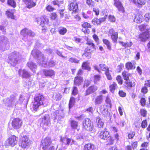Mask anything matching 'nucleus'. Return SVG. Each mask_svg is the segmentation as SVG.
Here are the masks:
<instances>
[{
    "instance_id": "obj_46",
    "label": "nucleus",
    "mask_w": 150,
    "mask_h": 150,
    "mask_svg": "<svg viewBox=\"0 0 150 150\" xmlns=\"http://www.w3.org/2000/svg\"><path fill=\"white\" fill-rule=\"evenodd\" d=\"M6 14L8 17L10 18L11 19H14V17L13 16V14L10 11H7L6 12Z\"/></svg>"
},
{
    "instance_id": "obj_22",
    "label": "nucleus",
    "mask_w": 150,
    "mask_h": 150,
    "mask_svg": "<svg viewBox=\"0 0 150 150\" xmlns=\"http://www.w3.org/2000/svg\"><path fill=\"white\" fill-rule=\"evenodd\" d=\"M103 96L101 95L97 96L95 98L93 102L96 105L101 104L103 101Z\"/></svg>"
},
{
    "instance_id": "obj_60",
    "label": "nucleus",
    "mask_w": 150,
    "mask_h": 150,
    "mask_svg": "<svg viewBox=\"0 0 150 150\" xmlns=\"http://www.w3.org/2000/svg\"><path fill=\"white\" fill-rule=\"evenodd\" d=\"M144 17L146 21H148L150 19V13H146L144 15Z\"/></svg>"
},
{
    "instance_id": "obj_31",
    "label": "nucleus",
    "mask_w": 150,
    "mask_h": 150,
    "mask_svg": "<svg viewBox=\"0 0 150 150\" xmlns=\"http://www.w3.org/2000/svg\"><path fill=\"white\" fill-rule=\"evenodd\" d=\"M83 82V78L81 77L77 76L75 78L74 83L75 85L79 86Z\"/></svg>"
},
{
    "instance_id": "obj_3",
    "label": "nucleus",
    "mask_w": 150,
    "mask_h": 150,
    "mask_svg": "<svg viewBox=\"0 0 150 150\" xmlns=\"http://www.w3.org/2000/svg\"><path fill=\"white\" fill-rule=\"evenodd\" d=\"M43 96L41 94H38L34 98V102L33 103V108L34 110L35 111L37 110L39 106L43 105L45 106L44 103Z\"/></svg>"
},
{
    "instance_id": "obj_24",
    "label": "nucleus",
    "mask_w": 150,
    "mask_h": 150,
    "mask_svg": "<svg viewBox=\"0 0 150 150\" xmlns=\"http://www.w3.org/2000/svg\"><path fill=\"white\" fill-rule=\"evenodd\" d=\"M96 121L97 126L99 128H103L104 125V122L99 117H96Z\"/></svg>"
},
{
    "instance_id": "obj_20",
    "label": "nucleus",
    "mask_w": 150,
    "mask_h": 150,
    "mask_svg": "<svg viewBox=\"0 0 150 150\" xmlns=\"http://www.w3.org/2000/svg\"><path fill=\"white\" fill-rule=\"evenodd\" d=\"M98 87L95 85H93L90 86L87 90L86 95H88L95 92L98 90Z\"/></svg>"
},
{
    "instance_id": "obj_21",
    "label": "nucleus",
    "mask_w": 150,
    "mask_h": 150,
    "mask_svg": "<svg viewBox=\"0 0 150 150\" xmlns=\"http://www.w3.org/2000/svg\"><path fill=\"white\" fill-rule=\"evenodd\" d=\"M23 1L27 7L29 8L35 6L36 5V3L34 2L32 0H23Z\"/></svg>"
},
{
    "instance_id": "obj_7",
    "label": "nucleus",
    "mask_w": 150,
    "mask_h": 150,
    "mask_svg": "<svg viewBox=\"0 0 150 150\" xmlns=\"http://www.w3.org/2000/svg\"><path fill=\"white\" fill-rule=\"evenodd\" d=\"M83 127L88 131H91L93 126L91 121L89 119L86 118L83 122Z\"/></svg>"
},
{
    "instance_id": "obj_58",
    "label": "nucleus",
    "mask_w": 150,
    "mask_h": 150,
    "mask_svg": "<svg viewBox=\"0 0 150 150\" xmlns=\"http://www.w3.org/2000/svg\"><path fill=\"white\" fill-rule=\"evenodd\" d=\"M28 32V35L32 37H33L35 35V34L31 30H29Z\"/></svg>"
},
{
    "instance_id": "obj_19",
    "label": "nucleus",
    "mask_w": 150,
    "mask_h": 150,
    "mask_svg": "<svg viewBox=\"0 0 150 150\" xmlns=\"http://www.w3.org/2000/svg\"><path fill=\"white\" fill-rule=\"evenodd\" d=\"M149 32L145 31L140 35L139 36V40L142 41H145L149 38L150 37L149 35Z\"/></svg>"
},
{
    "instance_id": "obj_11",
    "label": "nucleus",
    "mask_w": 150,
    "mask_h": 150,
    "mask_svg": "<svg viewBox=\"0 0 150 150\" xmlns=\"http://www.w3.org/2000/svg\"><path fill=\"white\" fill-rule=\"evenodd\" d=\"M22 122L21 120L18 118H16L12 121V126L15 129H18L21 127Z\"/></svg>"
},
{
    "instance_id": "obj_53",
    "label": "nucleus",
    "mask_w": 150,
    "mask_h": 150,
    "mask_svg": "<svg viewBox=\"0 0 150 150\" xmlns=\"http://www.w3.org/2000/svg\"><path fill=\"white\" fill-rule=\"evenodd\" d=\"M69 61L71 62H74L75 63H78L79 62V60L76 58H70Z\"/></svg>"
},
{
    "instance_id": "obj_33",
    "label": "nucleus",
    "mask_w": 150,
    "mask_h": 150,
    "mask_svg": "<svg viewBox=\"0 0 150 150\" xmlns=\"http://www.w3.org/2000/svg\"><path fill=\"white\" fill-rule=\"evenodd\" d=\"M86 44L88 45V46L87 47H89L90 49H91L92 50L95 49V46L94 44L93 43V41L92 40H87Z\"/></svg>"
},
{
    "instance_id": "obj_49",
    "label": "nucleus",
    "mask_w": 150,
    "mask_h": 150,
    "mask_svg": "<svg viewBox=\"0 0 150 150\" xmlns=\"http://www.w3.org/2000/svg\"><path fill=\"white\" fill-rule=\"evenodd\" d=\"M100 68L103 71H108V69L107 67L104 64H100L99 65Z\"/></svg>"
},
{
    "instance_id": "obj_40",
    "label": "nucleus",
    "mask_w": 150,
    "mask_h": 150,
    "mask_svg": "<svg viewBox=\"0 0 150 150\" xmlns=\"http://www.w3.org/2000/svg\"><path fill=\"white\" fill-rule=\"evenodd\" d=\"M109 88L110 91L111 92L113 93L115 89L117 88L116 83L114 82H113L112 84L110 86Z\"/></svg>"
},
{
    "instance_id": "obj_6",
    "label": "nucleus",
    "mask_w": 150,
    "mask_h": 150,
    "mask_svg": "<svg viewBox=\"0 0 150 150\" xmlns=\"http://www.w3.org/2000/svg\"><path fill=\"white\" fill-rule=\"evenodd\" d=\"M30 143L28 137L26 136H24L19 141V145L24 149L29 147Z\"/></svg>"
},
{
    "instance_id": "obj_17",
    "label": "nucleus",
    "mask_w": 150,
    "mask_h": 150,
    "mask_svg": "<svg viewBox=\"0 0 150 150\" xmlns=\"http://www.w3.org/2000/svg\"><path fill=\"white\" fill-rule=\"evenodd\" d=\"M109 33L111 35V38L114 42H116L118 38V33L115 32L113 29L110 30Z\"/></svg>"
},
{
    "instance_id": "obj_45",
    "label": "nucleus",
    "mask_w": 150,
    "mask_h": 150,
    "mask_svg": "<svg viewBox=\"0 0 150 150\" xmlns=\"http://www.w3.org/2000/svg\"><path fill=\"white\" fill-rule=\"evenodd\" d=\"M75 98L74 97H71L70 98L69 103V107L70 109L72 108L74 105L75 102Z\"/></svg>"
},
{
    "instance_id": "obj_12",
    "label": "nucleus",
    "mask_w": 150,
    "mask_h": 150,
    "mask_svg": "<svg viewBox=\"0 0 150 150\" xmlns=\"http://www.w3.org/2000/svg\"><path fill=\"white\" fill-rule=\"evenodd\" d=\"M18 73L19 76L23 78H28L30 76L29 73L25 69H19Z\"/></svg>"
},
{
    "instance_id": "obj_28",
    "label": "nucleus",
    "mask_w": 150,
    "mask_h": 150,
    "mask_svg": "<svg viewBox=\"0 0 150 150\" xmlns=\"http://www.w3.org/2000/svg\"><path fill=\"white\" fill-rule=\"evenodd\" d=\"M114 4L116 7L117 8L119 11H123V7L121 3L117 0H114Z\"/></svg>"
},
{
    "instance_id": "obj_36",
    "label": "nucleus",
    "mask_w": 150,
    "mask_h": 150,
    "mask_svg": "<svg viewBox=\"0 0 150 150\" xmlns=\"http://www.w3.org/2000/svg\"><path fill=\"white\" fill-rule=\"evenodd\" d=\"M122 74L123 77L124 79L125 80V81L128 80L129 77L130 76V74H129L128 72L125 71H124L122 72Z\"/></svg>"
},
{
    "instance_id": "obj_1",
    "label": "nucleus",
    "mask_w": 150,
    "mask_h": 150,
    "mask_svg": "<svg viewBox=\"0 0 150 150\" xmlns=\"http://www.w3.org/2000/svg\"><path fill=\"white\" fill-rule=\"evenodd\" d=\"M31 54L34 57L37 58V62L42 66L45 67H52L55 64V62L52 60H50L47 64V58L45 57L41 52L37 49L33 50Z\"/></svg>"
},
{
    "instance_id": "obj_4",
    "label": "nucleus",
    "mask_w": 150,
    "mask_h": 150,
    "mask_svg": "<svg viewBox=\"0 0 150 150\" xmlns=\"http://www.w3.org/2000/svg\"><path fill=\"white\" fill-rule=\"evenodd\" d=\"M10 42L8 39L4 35L0 36V50L5 51L9 47Z\"/></svg>"
},
{
    "instance_id": "obj_15",
    "label": "nucleus",
    "mask_w": 150,
    "mask_h": 150,
    "mask_svg": "<svg viewBox=\"0 0 150 150\" xmlns=\"http://www.w3.org/2000/svg\"><path fill=\"white\" fill-rule=\"evenodd\" d=\"M100 112L104 116H106L108 114V109L107 105H101L100 107Z\"/></svg>"
},
{
    "instance_id": "obj_10",
    "label": "nucleus",
    "mask_w": 150,
    "mask_h": 150,
    "mask_svg": "<svg viewBox=\"0 0 150 150\" xmlns=\"http://www.w3.org/2000/svg\"><path fill=\"white\" fill-rule=\"evenodd\" d=\"M60 140L62 143V146L64 145L68 146L70 143L72 145L74 144V141L73 139L69 138L67 137H61Z\"/></svg>"
},
{
    "instance_id": "obj_57",
    "label": "nucleus",
    "mask_w": 150,
    "mask_h": 150,
    "mask_svg": "<svg viewBox=\"0 0 150 150\" xmlns=\"http://www.w3.org/2000/svg\"><path fill=\"white\" fill-rule=\"evenodd\" d=\"M46 8L48 11L50 12L53 11L54 10V8L50 5L48 6Z\"/></svg>"
},
{
    "instance_id": "obj_18",
    "label": "nucleus",
    "mask_w": 150,
    "mask_h": 150,
    "mask_svg": "<svg viewBox=\"0 0 150 150\" xmlns=\"http://www.w3.org/2000/svg\"><path fill=\"white\" fill-rule=\"evenodd\" d=\"M93 51V50H92L89 47H87L85 50V52L83 54V56L86 57L87 59H90L91 57V53Z\"/></svg>"
},
{
    "instance_id": "obj_34",
    "label": "nucleus",
    "mask_w": 150,
    "mask_h": 150,
    "mask_svg": "<svg viewBox=\"0 0 150 150\" xmlns=\"http://www.w3.org/2000/svg\"><path fill=\"white\" fill-rule=\"evenodd\" d=\"M134 62L133 63H132L131 62H128L126 64V68L129 69H134L135 68V66Z\"/></svg>"
},
{
    "instance_id": "obj_42",
    "label": "nucleus",
    "mask_w": 150,
    "mask_h": 150,
    "mask_svg": "<svg viewBox=\"0 0 150 150\" xmlns=\"http://www.w3.org/2000/svg\"><path fill=\"white\" fill-rule=\"evenodd\" d=\"M71 127L73 129H76L78 126V122L75 121L71 120L70 121Z\"/></svg>"
},
{
    "instance_id": "obj_63",
    "label": "nucleus",
    "mask_w": 150,
    "mask_h": 150,
    "mask_svg": "<svg viewBox=\"0 0 150 150\" xmlns=\"http://www.w3.org/2000/svg\"><path fill=\"white\" fill-rule=\"evenodd\" d=\"M109 19L110 21L112 22H114L115 21V18L114 16L110 15L109 17Z\"/></svg>"
},
{
    "instance_id": "obj_9",
    "label": "nucleus",
    "mask_w": 150,
    "mask_h": 150,
    "mask_svg": "<svg viewBox=\"0 0 150 150\" xmlns=\"http://www.w3.org/2000/svg\"><path fill=\"white\" fill-rule=\"evenodd\" d=\"M6 101L8 105L9 106H16L17 104H18V102L13 95H11L7 99Z\"/></svg>"
},
{
    "instance_id": "obj_51",
    "label": "nucleus",
    "mask_w": 150,
    "mask_h": 150,
    "mask_svg": "<svg viewBox=\"0 0 150 150\" xmlns=\"http://www.w3.org/2000/svg\"><path fill=\"white\" fill-rule=\"evenodd\" d=\"M86 3L90 6H93L95 4L94 2L92 0H87Z\"/></svg>"
},
{
    "instance_id": "obj_37",
    "label": "nucleus",
    "mask_w": 150,
    "mask_h": 150,
    "mask_svg": "<svg viewBox=\"0 0 150 150\" xmlns=\"http://www.w3.org/2000/svg\"><path fill=\"white\" fill-rule=\"evenodd\" d=\"M82 67L83 69L90 70V67L89 66V63L87 62H84L83 63Z\"/></svg>"
},
{
    "instance_id": "obj_23",
    "label": "nucleus",
    "mask_w": 150,
    "mask_h": 150,
    "mask_svg": "<svg viewBox=\"0 0 150 150\" xmlns=\"http://www.w3.org/2000/svg\"><path fill=\"white\" fill-rule=\"evenodd\" d=\"M43 73L46 76L51 77L55 74L54 71L51 69H44Z\"/></svg>"
},
{
    "instance_id": "obj_54",
    "label": "nucleus",
    "mask_w": 150,
    "mask_h": 150,
    "mask_svg": "<svg viewBox=\"0 0 150 150\" xmlns=\"http://www.w3.org/2000/svg\"><path fill=\"white\" fill-rule=\"evenodd\" d=\"M116 79L119 84L120 85L122 84V80L120 76L119 75L117 77Z\"/></svg>"
},
{
    "instance_id": "obj_32",
    "label": "nucleus",
    "mask_w": 150,
    "mask_h": 150,
    "mask_svg": "<svg viewBox=\"0 0 150 150\" xmlns=\"http://www.w3.org/2000/svg\"><path fill=\"white\" fill-rule=\"evenodd\" d=\"M41 19V21L40 22V25L42 27H43L45 26L46 23H47L48 22L49 19L46 16H44L43 17H42Z\"/></svg>"
},
{
    "instance_id": "obj_26",
    "label": "nucleus",
    "mask_w": 150,
    "mask_h": 150,
    "mask_svg": "<svg viewBox=\"0 0 150 150\" xmlns=\"http://www.w3.org/2000/svg\"><path fill=\"white\" fill-rule=\"evenodd\" d=\"M95 149V146L92 144L88 143L85 145L83 150H94Z\"/></svg>"
},
{
    "instance_id": "obj_25",
    "label": "nucleus",
    "mask_w": 150,
    "mask_h": 150,
    "mask_svg": "<svg viewBox=\"0 0 150 150\" xmlns=\"http://www.w3.org/2000/svg\"><path fill=\"white\" fill-rule=\"evenodd\" d=\"M105 19L106 18L105 17L101 18L99 19L97 18H95L92 20V22L94 25H98L104 21Z\"/></svg>"
},
{
    "instance_id": "obj_14",
    "label": "nucleus",
    "mask_w": 150,
    "mask_h": 150,
    "mask_svg": "<svg viewBox=\"0 0 150 150\" xmlns=\"http://www.w3.org/2000/svg\"><path fill=\"white\" fill-rule=\"evenodd\" d=\"M50 122V117L48 115H45L42 117L41 119V124L47 126Z\"/></svg>"
},
{
    "instance_id": "obj_38",
    "label": "nucleus",
    "mask_w": 150,
    "mask_h": 150,
    "mask_svg": "<svg viewBox=\"0 0 150 150\" xmlns=\"http://www.w3.org/2000/svg\"><path fill=\"white\" fill-rule=\"evenodd\" d=\"M103 43L106 45L107 48L109 50H111V46L109 41L105 39H103Z\"/></svg>"
},
{
    "instance_id": "obj_55",
    "label": "nucleus",
    "mask_w": 150,
    "mask_h": 150,
    "mask_svg": "<svg viewBox=\"0 0 150 150\" xmlns=\"http://www.w3.org/2000/svg\"><path fill=\"white\" fill-rule=\"evenodd\" d=\"M93 37L96 42L98 45L99 43V42L98 36L94 34L93 35Z\"/></svg>"
},
{
    "instance_id": "obj_8",
    "label": "nucleus",
    "mask_w": 150,
    "mask_h": 150,
    "mask_svg": "<svg viewBox=\"0 0 150 150\" xmlns=\"http://www.w3.org/2000/svg\"><path fill=\"white\" fill-rule=\"evenodd\" d=\"M51 140L50 138L47 137L43 139L41 141V146L44 150L47 149L51 144Z\"/></svg>"
},
{
    "instance_id": "obj_2",
    "label": "nucleus",
    "mask_w": 150,
    "mask_h": 150,
    "mask_svg": "<svg viewBox=\"0 0 150 150\" xmlns=\"http://www.w3.org/2000/svg\"><path fill=\"white\" fill-rule=\"evenodd\" d=\"M8 58L10 61V64L14 66L20 62L22 57L18 52H14L10 54Z\"/></svg>"
},
{
    "instance_id": "obj_16",
    "label": "nucleus",
    "mask_w": 150,
    "mask_h": 150,
    "mask_svg": "<svg viewBox=\"0 0 150 150\" xmlns=\"http://www.w3.org/2000/svg\"><path fill=\"white\" fill-rule=\"evenodd\" d=\"M69 10L72 11L73 12H76L78 9V4L76 2H72L68 6Z\"/></svg>"
},
{
    "instance_id": "obj_41",
    "label": "nucleus",
    "mask_w": 150,
    "mask_h": 150,
    "mask_svg": "<svg viewBox=\"0 0 150 150\" xmlns=\"http://www.w3.org/2000/svg\"><path fill=\"white\" fill-rule=\"evenodd\" d=\"M67 29L63 27H61L59 28V32L61 35H64L67 32Z\"/></svg>"
},
{
    "instance_id": "obj_62",
    "label": "nucleus",
    "mask_w": 150,
    "mask_h": 150,
    "mask_svg": "<svg viewBox=\"0 0 150 150\" xmlns=\"http://www.w3.org/2000/svg\"><path fill=\"white\" fill-rule=\"evenodd\" d=\"M105 74L107 77V79L109 80H111L112 78L110 74L108 71H106L105 72Z\"/></svg>"
},
{
    "instance_id": "obj_30",
    "label": "nucleus",
    "mask_w": 150,
    "mask_h": 150,
    "mask_svg": "<svg viewBox=\"0 0 150 150\" xmlns=\"http://www.w3.org/2000/svg\"><path fill=\"white\" fill-rule=\"evenodd\" d=\"M143 19V18L142 15L137 14L135 16L134 21L137 23H140L142 22Z\"/></svg>"
},
{
    "instance_id": "obj_47",
    "label": "nucleus",
    "mask_w": 150,
    "mask_h": 150,
    "mask_svg": "<svg viewBox=\"0 0 150 150\" xmlns=\"http://www.w3.org/2000/svg\"><path fill=\"white\" fill-rule=\"evenodd\" d=\"M29 30L27 28H24L21 31V34L24 36H26L28 35V31Z\"/></svg>"
},
{
    "instance_id": "obj_27",
    "label": "nucleus",
    "mask_w": 150,
    "mask_h": 150,
    "mask_svg": "<svg viewBox=\"0 0 150 150\" xmlns=\"http://www.w3.org/2000/svg\"><path fill=\"white\" fill-rule=\"evenodd\" d=\"M125 86L128 88H130L134 86L135 83L134 82L130 81V80H127L125 81L124 82Z\"/></svg>"
},
{
    "instance_id": "obj_39",
    "label": "nucleus",
    "mask_w": 150,
    "mask_h": 150,
    "mask_svg": "<svg viewBox=\"0 0 150 150\" xmlns=\"http://www.w3.org/2000/svg\"><path fill=\"white\" fill-rule=\"evenodd\" d=\"M139 29L141 31L146 30V32L149 31L147 30L148 29V26L145 24H142L139 26Z\"/></svg>"
},
{
    "instance_id": "obj_48",
    "label": "nucleus",
    "mask_w": 150,
    "mask_h": 150,
    "mask_svg": "<svg viewBox=\"0 0 150 150\" xmlns=\"http://www.w3.org/2000/svg\"><path fill=\"white\" fill-rule=\"evenodd\" d=\"M82 26L84 28H91V25L87 22H84L81 24Z\"/></svg>"
},
{
    "instance_id": "obj_13",
    "label": "nucleus",
    "mask_w": 150,
    "mask_h": 150,
    "mask_svg": "<svg viewBox=\"0 0 150 150\" xmlns=\"http://www.w3.org/2000/svg\"><path fill=\"white\" fill-rule=\"evenodd\" d=\"M109 137V132L105 129L101 131L99 135V137L100 138L104 140L108 139Z\"/></svg>"
},
{
    "instance_id": "obj_43",
    "label": "nucleus",
    "mask_w": 150,
    "mask_h": 150,
    "mask_svg": "<svg viewBox=\"0 0 150 150\" xmlns=\"http://www.w3.org/2000/svg\"><path fill=\"white\" fill-rule=\"evenodd\" d=\"M7 3L8 5L13 7H16V2L14 0H8Z\"/></svg>"
},
{
    "instance_id": "obj_56",
    "label": "nucleus",
    "mask_w": 150,
    "mask_h": 150,
    "mask_svg": "<svg viewBox=\"0 0 150 150\" xmlns=\"http://www.w3.org/2000/svg\"><path fill=\"white\" fill-rule=\"evenodd\" d=\"M140 113L142 115L145 117L147 114V111L145 109H142L140 110Z\"/></svg>"
},
{
    "instance_id": "obj_59",
    "label": "nucleus",
    "mask_w": 150,
    "mask_h": 150,
    "mask_svg": "<svg viewBox=\"0 0 150 150\" xmlns=\"http://www.w3.org/2000/svg\"><path fill=\"white\" fill-rule=\"evenodd\" d=\"M78 93L77 88L76 87H74L72 92V94L73 95H75L77 94Z\"/></svg>"
},
{
    "instance_id": "obj_35",
    "label": "nucleus",
    "mask_w": 150,
    "mask_h": 150,
    "mask_svg": "<svg viewBox=\"0 0 150 150\" xmlns=\"http://www.w3.org/2000/svg\"><path fill=\"white\" fill-rule=\"evenodd\" d=\"M62 97V95L59 93H54L53 96V99L56 100H60Z\"/></svg>"
},
{
    "instance_id": "obj_50",
    "label": "nucleus",
    "mask_w": 150,
    "mask_h": 150,
    "mask_svg": "<svg viewBox=\"0 0 150 150\" xmlns=\"http://www.w3.org/2000/svg\"><path fill=\"white\" fill-rule=\"evenodd\" d=\"M145 3V0H137L135 4H137L140 5H144Z\"/></svg>"
},
{
    "instance_id": "obj_64",
    "label": "nucleus",
    "mask_w": 150,
    "mask_h": 150,
    "mask_svg": "<svg viewBox=\"0 0 150 150\" xmlns=\"http://www.w3.org/2000/svg\"><path fill=\"white\" fill-rule=\"evenodd\" d=\"M58 147V145H56L55 146H52L48 148V150H56Z\"/></svg>"
},
{
    "instance_id": "obj_52",
    "label": "nucleus",
    "mask_w": 150,
    "mask_h": 150,
    "mask_svg": "<svg viewBox=\"0 0 150 150\" xmlns=\"http://www.w3.org/2000/svg\"><path fill=\"white\" fill-rule=\"evenodd\" d=\"M147 125V122L146 120H143L141 126L143 128H145Z\"/></svg>"
},
{
    "instance_id": "obj_44",
    "label": "nucleus",
    "mask_w": 150,
    "mask_h": 150,
    "mask_svg": "<svg viewBox=\"0 0 150 150\" xmlns=\"http://www.w3.org/2000/svg\"><path fill=\"white\" fill-rule=\"evenodd\" d=\"M101 78V76L99 75H95L94 76L93 79V81L94 83L97 84L98 81Z\"/></svg>"
},
{
    "instance_id": "obj_61",
    "label": "nucleus",
    "mask_w": 150,
    "mask_h": 150,
    "mask_svg": "<svg viewBox=\"0 0 150 150\" xmlns=\"http://www.w3.org/2000/svg\"><path fill=\"white\" fill-rule=\"evenodd\" d=\"M120 96L122 97H125L126 96V93L122 91H120L119 92Z\"/></svg>"
},
{
    "instance_id": "obj_5",
    "label": "nucleus",
    "mask_w": 150,
    "mask_h": 150,
    "mask_svg": "<svg viewBox=\"0 0 150 150\" xmlns=\"http://www.w3.org/2000/svg\"><path fill=\"white\" fill-rule=\"evenodd\" d=\"M18 139V138L15 136L11 135L5 142V145L6 146H9L13 147L17 144Z\"/></svg>"
},
{
    "instance_id": "obj_29",
    "label": "nucleus",
    "mask_w": 150,
    "mask_h": 150,
    "mask_svg": "<svg viewBox=\"0 0 150 150\" xmlns=\"http://www.w3.org/2000/svg\"><path fill=\"white\" fill-rule=\"evenodd\" d=\"M27 65L32 71L35 72L37 67L35 64L32 62H29L28 63Z\"/></svg>"
}]
</instances>
